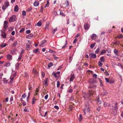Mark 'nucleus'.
Listing matches in <instances>:
<instances>
[{
    "mask_svg": "<svg viewBox=\"0 0 123 123\" xmlns=\"http://www.w3.org/2000/svg\"><path fill=\"white\" fill-rule=\"evenodd\" d=\"M42 25L41 22L40 21H39L38 22L37 24V26H40Z\"/></svg>",
    "mask_w": 123,
    "mask_h": 123,
    "instance_id": "nucleus-40",
    "label": "nucleus"
},
{
    "mask_svg": "<svg viewBox=\"0 0 123 123\" xmlns=\"http://www.w3.org/2000/svg\"><path fill=\"white\" fill-rule=\"evenodd\" d=\"M38 50L39 49L38 48L36 49L33 50V52L35 53H37L38 51Z\"/></svg>",
    "mask_w": 123,
    "mask_h": 123,
    "instance_id": "nucleus-39",
    "label": "nucleus"
},
{
    "mask_svg": "<svg viewBox=\"0 0 123 123\" xmlns=\"http://www.w3.org/2000/svg\"><path fill=\"white\" fill-rule=\"evenodd\" d=\"M17 19L16 16L15 15H13L9 19V21L10 22L15 21Z\"/></svg>",
    "mask_w": 123,
    "mask_h": 123,
    "instance_id": "nucleus-2",
    "label": "nucleus"
},
{
    "mask_svg": "<svg viewBox=\"0 0 123 123\" xmlns=\"http://www.w3.org/2000/svg\"><path fill=\"white\" fill-rule=\"evenodd\" d=\"M106 52V50H103L101 51L100 52V55H103Z\"/></svg>",
    "mask_w": 123,
    "mask_h": 123,
    "instance_id": "nucleus-32",
    "label": "nucleus"
},
{
    "mask_svg": "<svg viewBox=\"0 0 123 123\" xmlns=\"http://www.w3.org/2000/svg\"><path fill=\"white\" fill-rule=\"evenodd\" d=\"M85 115H88L90 112V110H83Z\"/></svg>",
    "mask_w": 123,
    "mask_h": 123,
    "instance_id": "nucleus-8",
    "label": "nucleus"
},
{
    "mask_svg": "<svg viewBox=\"0 0 123 123\" xmlns=\"http://www.w3.org/2000/svg\"><path fill=\"white\" fill-rule=\"evenodd\" d=\"M16 50L15 49H13L11 51V53L12 54H14L15 53Z\"/></svg>",
    "mask_w": 123,
    "mask_h": 123,
    "instance_id": "nucleus-22",
    "label": "nucleus"
},
{
    "mask_svg": "<svg viewBox=\"0 0 123 123\" xmlns=\"http://www.w3.org/2000/svg\"><path fill=\"white\" fill-rule=\"evenodd\" d=\"M54 108L57 110H58L59 109L57 105L55 106H54Z\"/></svg>",
    "mask_w": 123,
    "mask_h": 123,
    "instance_id": "nucleus-63",
    "label": "nucleus"
},
{
    "mask_svg": "<svg viewBox=\"0 0 123 123\" xmlns=\"http://www.w3.org/2000/svg\"><path fill=\"white\" fill-rule=\"evenodd\" d=\"M53 65V64L52 62L49 63L48 65V67L49 68L50 67Z\"/></svg>",
    "mask_w": 123,
    "mask_h": 123,
    "instance_id": "nucleus-46",
    "label": "nucleus"
},
{
    "mask_svg": "<svg viewBox=\"0 0 123 123\" xmlns=\"http://www.w3.org/2000/svg\"><path fill=\"white\" fill-rule=\"evenodd\" d=\"M84 28L85 30H88L89 29V26L88 24L87 23H85L84 25Z\"/></svg>",
    "mask_w": 123,
    "mask_h": 123,
    "instance_id": "nucleus-11",
    "label": "nucleus"
},
{
    "mask_svg": "<svg viewBox=\"0 0 123 123\" xmlns=\"http://www.w3.org/2000/svg\"><path fill=\"white\" fill-rule=\"evenodd\" d=\"M118 50H117L116 49H115L114 50V53L116 55V56H117V57H118Z\"/></svg>",
    "mask_w": 123,
    "mask_h": 123,
    "instance_id": "nucleus-21",
    "label": "nucleus"
},
{
    "mask_svg": "<svg viewBox=\"0 0 123 123\" xmlns=\"http://www.w3.org/2000/svg\"><path fill=\"white\" fill-rule=\"evenodd\" d=\"M32 72L35 76H37L38 75V73L35 69H33Z\"/></svg>",
    "mask_w": 123,
    "mask_h": 123,
    "instance_id": "nucleus-4",
    "label": "nucleus"
},
{
    "mask_svg": "<svg viewBox=\"0 0 123 123\" xmlns=\"http://www.w3.org/2000/svg\"><path fill=\"white\" fill-rule=\"evenodd\" d=\"M17 41H15L13 43V44L12 46L14 47L15 46H16L17 44Z\"/></svg>",
    "mask_w": 123,
    "mask_h": 123,
    "instance_id": "nucleus-36",
    "label": "nucleus"
},
{
    "mask_svg": "<svg viewBox=\"0 0 123 123\" xmlns=\"http://www.w3.org/2000/svg\"><path fill=\"white\" fill-rule=\"evenodd\" d=\"M26 32L27 34H29L30 32V30H27L26 31Z\"/></svg>",
    "mask_w": 123,
    "mask_h": 123,
    "instance_id": "nucleus-61",
    "label": "nucleus"
},
{
    "mask_svg": "<svg viewBox=\"0 0 123 123\" xmlns=\"http://www.w3.org/2000/svg\"><path fill=\"white\" fill-rule=\"evenodd\" d=\"M49 0H47V3L46 4L45 6H44V7L45 8L46 7H48L49 6Z\"/></svg>",
    "mask_w": 123,
    "mask_h": 123,
    "instance_id": "nucleus-27",
    "label": "nucleus"
},
{
    "mask_svg": "<svg viewBox=\"0 0 123 123\" xmlns=\"http://www.w3.org/2000/svg\"><path fill=\"white\" fill-rule=\"evenodd\" d=\"M94 84V83H91L89 86V88H92L95 89L97 87V85H96Z\"/></svg>",
    "mask_w": 123,
    "mask_h": 123,
    "instance_id": "nucleus-5",
    "label": "nucleus"
},
{
    "mask_svg": "<svg viewBox=\"0 0 123 123\" xmlns=\"http://www.w3.org/2000/svg\"><path fill=\"white\" fill-rule=\"evenodd\" d=\"M6 45V43H3L0 46L2 47H5Z\"/></svg>",
    "mask_w": 123,
    "mask_h": 123,
    "instance_id": "nucleus-38",
    "label": "nucleus"
},
{
    "mask_svg": "<svg viewBox=\"0 0 123 123\" xmlns=\"http://www.w3.org/2000/svg\"><path fill=\"white\" fill-rule=\"evenodd\" d=\"M66 4L67 5V7H68L69 6L68 1V0H66Z\"/></svg>",
    "mask_w": 123,
    "mask_h": 123,
    "instance_id": "nucleus-53",
    "label": "nucleus"
},
{
    "mask_svg": "<svg viewBox=\"0 0 123 123\" xmlns=\"http://www.w3.org/2000/svg\"><path fill=\"white\" fill-rule=\"evenodd\" d=\"M1 35L3 38L4 39L6 38V34L4 32H2Z\"/></svg>",
    "mask_w": 123,
    "mask_h": 123,
    "instance_id": "nucleus-15",
    "label": "nucleus"
},
{
    "mask_svg": "<svg viewBox=\"0 0 123 123\" xmlns=\"http://www.w3.org/2000/svg\"><path fill=\"white\" fill-rule=\"evenodd\" d=\"M97 102L98 103V104L99 105H100L101 103V101H100L99 98H98L97 100Z\"/></svg>",
    "mask_w": 123,
    "mask_h": 123,
    "instance_id": "nucleus-41",
    "label": "nucleus"
},
{
    "mask_svg": "<svg viewBox=\"0 0 123 123\" xmlns=\"http://www.w3.org/2000/svg\"><path fill=\"white\" fill-rule=\"evenodd\" d=\"M33 35L31 33L28 35L27 36V37L29 39H31V38L33 37Z\"/></svg>",
    "mask_w": 123,
    "mask_h": 123,
    "instance_id": "nucleus-19",
    "label": "nucleus"
},
{
    "mask_svg": "<svg viewBox=\"0 0 123 123\" xmlns=\"http://www.w3.org/2000/svg\"><path fill=\"white\" fill-rule=\"evenodd\" d=\"M24 111L25 112H29V110L28 109L25 108L24 110Z\"/></svg>",
    "mask_w": 123,
    "mask_h": 123,
    "instance_id": "nucleus-48",
    "label": "nucleus"
},
{
    "mask_svg": "<svg viewBox=\"0 0 123 123\" xmlns=\"http://www.w3.org/2000/svg\"><path fill=\"white\" fill-rule=\"evenodd\" d=\"M9 3L7 1H6L4 3V6L6 7L9 6Z\"/></svg>",
    "mask_w": 123,
    "mask_h": 123,
    "instance_id": "nucleus-25",
    "label": "nucleus"
},
{
    "mask_svg": "<svg viewBox=\"0 0 123 123\" xmlns=\"http://www.w3.org/2000/svg\"><path fill=\"white\" fill-rule=\"evenodd\" d=\"M90 110V106L89 104L87 103L85 104V108L84 109H83V110Z\"/></svg>",
    "mask_w": 123,
    "mask_h": 123,
    "instance_id": "nucleus-6",
    "label": "nucleus"
},
{
    "mask_svg": "<svg viewBox=\"0 0 123 123\" xmlns=\"http://www.w3.org/2000/svg\"><path fill=\"white\" fill-rule=\"evenodd\" d=\"M22 56V54H21L19 55L18 59V61H20L21 59V58Z\"/></svg>",
    "mask_w": 123,
    "mask_h": 123,
    "instance_id": "nucleus-28",
    "label": "nucleus"
},
{
    "mask_svg": "<svg viewBox=\"0 0 123 123\" xmlns=\"http://www.w3.org/2000/svg\"><path fill=\"white\" fill-rule=\"evenodd\" d=\"M26 97V94L25 93H24L23 94L22 96L21 101H24V100H23V99H25V97Z\"/></svg>",
    "mask_w": 123,
    "mask_h": 123,
    "instance_id": "nucleus-17",
    "label": "nucleus"
},
{
    "mask_svg": "<svg viewBox=\"0 0 123 123\" xmlns=\"http://www.w3.org/2000/svg\"><path fill=\"white\" fill-rule=\"evenodd\" d=\"M60 82L59 81H57V87H58L60 86Z\"/></svg>",
    "mask_w": 123,
    "mask_h": 123,
    "instance_id": "nucleus-49",
    "label": "nucleus"
},
{
    "mask_svg": "<svg viewBox=\"0 0 123 123\" xmlns=\"http://www.w3.org/2000/svg\"><path fill=\"white\" fill-rule=\"evenodd\" d=\"M82 115L81 114H80V115L79 118V121H80L82 120Z\"/></svg>",
    "mask_w": 123,
    "mask_h": 123,
    "instance_id": "nucleus-30",
    "label": "nucleus"
},
{
    "mask_svg": "<svg viewBox=\"0 0 123 123\" xmlns=\"http://www.w3.org/2000/svg\"><path fill=\"white\" fill-rule=\"evenodd\" d=\"M18 8L17 5H16L14 7V11L15 12H17L18 11Z\"/></svg>",
    "mask_w": 123,
    "mask_h": 123,
    "instance_id": "nucleus-20",
    "label": "nucleus"
},
{
    "mask_svg": "<svg viewBox=\"0 0 123 123\" xmlns=\"http://www.w3.org/2000/svg\"><path fill=\"white\" fill-rule=\"evenodd\" d=\"M105 60V58L104 56H102L100 58V62H104Z\"/></svg>",
    "mask_w": 123,
    "mask_h": 123,
    "instance_id": "nucleus-18",
    "label": "nucleus"
},
{
    "mask_svg": "<svg viewBox=\"0 0 123 123\" xmlns=\"http://www.w3.org/2000/svg\"><path fill=\"white\" fill-rule=\"evenodd\" d=\"M37 93H36L35 95L34 96V97H33L32 99V104H34L35 103V101L37 100V99H36L37 98Z\"/></svg>",
    "mask_w": 123,
    "mask_h": 123,
    "instance_id": "nucleus-3",
    "label": "nucleus"
},
{
    "mask_svg": "<svg viewBox=\"0 0 123 123\" xmlns=\"http://www.w3.org/2000/svg\"><path fill=\"white\" fill-rule=\"evenodd\" d=\"M58 11H55L54 12V14L55 15H59V14L58 13Z\"/></svg>",
    "mask_w": 123,
    "mask_h": 123,
    "instance_id": "nucleus-55",
    "label": "nucleus"
},
{
    "mask_svg": "<svg viewBox=\"0 0 123 123\" xmlns=\"http://www.w3.org/2000/svg\"><path fill=\"white\" fill-rule=\"evenodd\" d=\"M91 38L93 40H95L97 38V35L95 34H93L91 37Z\"/></svg>",
    "mask_w": 123,
    "mask_h": 123,
    "instance_id": "nucleus-13",
    "label": "nucleus"
},
{
    "mask_svg": "<svg viewBox=\"0 0 123 123\" xmlns=\"http://www.w3.org/2000/svg\"><path fill=\"white\" fill-rule=\"evenodd\" d=\"M45 75V74L43 72H42V76L43 77H44Z\"/></svg>",
    "mask_w": 123,
    "mask_h": 123,
    "instance_id": "nucleus-58",
    "label": "nucleus"
},
{
    "mask_svg": "<svg viewBox=\"0 0 123 123\" xmlns=\"http://www.w3.org/2000/svg\"><path fill=\"white\" fill-rule=\"evenodd\" d=\"M39 2L37 0H36L35 1L34 3V6H38L39 5Z\"/></svg>",
    "mask_w": 123,
    "mask_h": 123,
    "instance_id": "nucleus-14",
    "label": "nucleus"
},
{
    "mask_svg": "<svg viewBox=\"0 0 123 123\" xmlns=\"http://www.w3.org/2000/svg\"><path fill=\"white\" fill-rule=\"evenodd\" d=\"M7 59L8 60H10L12 59V56L10 55H8L7 56Z\"/></svg>",
    "mask_w": 123,
    "mask_h": 123,
    "instance_id": "nucleus-23",
    "label": "nucleus"
},
{
    "mask_svg": "<svg viewBox=\"0 0 123 123\" xmlns=\"http://www.w3.org/2000/svg\"><path fill=\"white\" fill-rule=\"evenodd\" d=\"M49 22L48 21L47 22L46 25H45V29H49Z\"/></svg>",
    "mask_w": 123,
    "mask_h": 123,
    "instance_id": "nucleus-16",
    "label": "nucleus"
},
{
    "mask_svg": "<svg viewBox=\"0 0 123 123\" xmlns=\"http://www.w3.org/2000/svg\"><path fill=\"white\" fill-rule=\"evenodd\" d=\"M53 56L55 60H56L58 58V57L56 56L55 54L53 55Z\"/></svg>",
    "mask_w": 123,
    "mask_h": 123,
    "instance_id": "nucleus-56",
    "label": "nucleus"
},
{
    "mask_svg": "<svg viewBox=\"0 0 123 123\" xmlns=\"http://www.w3.org/2000/svg\"><path fill=\"white\" fill-rule=\"evenodd\" d=\"M25 28H23L22 29H21V30H20V31H19V32L20 33L22 32L25 31Z\"/></svg>",
    "mask_w": 123,
    "mask_h": 123,
    "instance_id": "nucleus-45",
    "label": "nucleus"
},
{
    "mask_svg": "<svg viewBox=\"0 0 123 123\" xmlns=\"http://www.w3.org/2000/svg\"><path fill=\"white\" fill-rule=\"evenodd\" d=\"M95 91L92 90H89V92L83 96V97L86 99L87 98L88 99H91V98H90V97L92 95L94 97V95H95Z\"/></svg>",
    "mask_w": 123,
    "mask_h": 123,
    "instance_id": "nucleus-1",
    "label": "nucleus"
},
{
    "mask_svg": "<svg viewBox=\"0 0 123 123\" xmlns=\"http://www.w3.org/2000/svg\"><path fill=\"white\" fill-rule=\"evenodd\" d=\"M22 15L24 16H25L26 15V12L25 11H22Z\"/></svg>",
    "mask_w": 123,
    "mask_h": 123,
    "instance_id": "nucleus-47",
    "label": "nucleus"
},
{
    "mask_svg": "<svg viewBox=\"0 0 123 123\" xmlns=\"http://www.w3.org/2000/svg\"><path fill=\"white\" fill-rule=\"evenodd\" d=\"M90 82L91 83H96L97 82L96 81L94 80L93 78H91L89 80Z\"/></svg>",
    "mask_w": 123,
    "mask_h": 123,
    "instance_id": "nucleus-10",
    "label": "nucleus"
},
{
    "mask_svg": "<svg viewBox=\"0 0 123 123\" xmlns=\"http://www.w3.org/2000/svg\"><path fill=\"white\" fill-rule=\"evenodd\" d=\"M46 42L47 41L46 40H44L42 41L40 46L41 47L45 45Z\"/></svg>",
    "mask_w": 123,
    "mask_h": 123,
    "instance_id": "nucleus-7",
    "label": "nucleus"
},
{
    "mask_svg": "<svg viewBox=\"0 0 123 123\" xmlns=\"http://www.w3.org/2000/svg\"><path fill=\"white\" fill-rule=\"evenodd\" d=\"M31 94V93H30V92H28V95L27 97V101H28V100L29 99V98L30 97V96Z\"/></svg>",
    "mask_w": 123,
    "mask_h": 123,
    "instance_id": "nucleus-31",
    "label": "nucleus"
},
{
    "mask_svg": "<svg viewBox=\"0 0 123 123\" xmlns=\"http://www.w3.org/2000/svg\"><path fill=\"white\" fill-rule=\"evenodd\" d=\"M52 74H53V75L55 76V78H56L57 77V75L55 73H54V72H53L52 73Z\"/></svg>",
    "mask_w": 123,
    "mask_h": 123,
    "instance_id": "nucleus-64",
    "label": "nucleus"
},
{
    "mask_svg": "<svg viewBox=\"0 0 123 123\" xmlns=\"http://www.w3.org/2000/svg\"><path fill=\"white\" fill-rule=\"evenodd\" d=\"M100 50V49L99 48H98L95 51V53L96 54H98Z\"/></svg>",
    "mask_w": 123,
    "mask_h": 123,
    "instance_id": "nucleus-44",
    "label": "nucleus"
},
{
    "mask_svg": "<svg viewBox=\"0 0 123 123\" xmlns=\"http://www.w3.org/2000/svg\"><path fill=\"white\" fill-rule=\"evenodd\" d=\"M19 63H17L16 65V68L17 69H18L19 68Z\"/></svg>",
    "mask_w": 123,
    "mask_h": 123,
    "instance_id": "nucleus-29",
    "label": "nucleus"
},
{
    "mask_svg": "<svg viewBox=\"0 0 123 123\" xmlns=\"http://www.w3.org/2000/svg\"><path fill=\"white\" fill-rule=\"evenodd\" d=\"M48 94H47L45 96L44 98L45 99L47 100L48 99Z\"/></svg>",
    "mask_w": 123,
    "mask_h": 123,
    "instance_id": "nucleus-57",
    "label": "nucleus"
},
{
    "mask_svg": "<svg viewBox=\"0 0 123 123\" xmlns=\"http://www.w3.org/2000/svg\"><path fill=\"white\" fill-rule=\"evenodd\" d=\"M91 57L93 58H95L96 57V55L95 54H93L91 55Z\"/></svg>",
    "mask_w": 123,
    "mask_h": 123,
    "instance_id": "nucleus-35",
    "label": "nucleus"
},
{
    "mask_svg": "<svg viewBox=\"0 0 123 123\" xmlns=\"http://www.w3.org/2000/svg\"><path fill=\"white\" fill-rule=\"evenodd\" d=\"M98 65L100 67H102L103 65V64L100 61H99L98 63Z\"/></svg>",
    "mask_w": 123,
    "mask_h": 123,
    "instance_id": "nucleus-42",
    "label": "nucleus"
},
{
    "mask_svg": "<svg viewBox=\"0 0 123 123\" xmlns=\"http://www.w3.org/2000/svg\"><path fill=\"white\" fill-rule=\"evenodd\" d=\"M117 103H116L115 105V107H114V109L115 110H117V109H118V108L117 106Z\"/></svg>",
    "mask_w": 123,
    "mask_h": 123,
    "instance_id": "nucleus-33",
    "label": "nucleus"
},
{
    "mask_svg": "<svg viewBox=\"0 0 123 123\" xmlns=\"http://www.w3.org/2000/svg\"><path fill=\"white\" fill-rule=\"evenodd\" d=\"M13 97H12V96H11V98H10V101L11 102L12 101H13Z\"/></svg>",
    "mask_w": 123,
    "mask_h": 123,
    "instance_id": "nucleus-60",
    "label": "nucleus"
},
{
    "mask_svg": "<svg viewBox=\"0 0 123 123\" xmlns=\"http://www.w3.org/2000/svg\"><path fill=\"white\" fill-rule=\"evenodd\" d=\"M44 85H45V86H46L47 85V79L44 80Z\"/></svg>",
    "mask_w": 123,
    "mask_h": 123,
    "instance_id": "nucleus-51",
    "label": "nucleus"
},
{
    "mask_svg": "<svg viewBox=\"0 0 123 123\" xmlns=\"http://www.w3.org/2000/svg\"><path fill=\"white\" fill-rule=\"evenodd\" d=\"M99 79V81L100 82V85L101 86H103V84L102 83V80H101V79Z\"/></svg>",
    "mask_w": 123,
    "mask_h": 123,
    "instance_id": "nucleus-62",
    "label": "nucleus"
},
{
    "mask_svg": "<svg viewBox=\"0 0 123 123\" xmlns=\"http://www.w3.org/2000/svg\"><path fill=\"white\" fill-rule=\"evenodd\" d=\"M32 47L31 45L30 44L28 43H27L26 45V50H28Z\"/></svg>",
    "mask_w": 123,
    "mask_h": 123,
    "instance_id": "nucleus-9",
    "label": "nucleus"
},
{
    "mask_svg": "<svg viewBox=\"0 0 123 123\" xmlns=\"http://www.w3.org/2000/svg\"><path fill=\"white\" fill-rule=\"evenodd\" d=\"M49 52L50 53H55V51L53 50H49Z\"/></svg>",
    "mask_w": 123,
    "mask_h": 123,
    "instance_id": "nucleus-54",
    "label": "nucleus"
},
{
    "mask_svg": "<svg viewBox=\"0 0 123 123\" xmlns=\"http://www.w3.org/2000/svg\"><path fill=\"white\" fill-rule=\"evenodd\" d=\"M57 30V28H56V29L53 30L52 32V33L53 34H55V32Z\"/></svg>",
    "mask_w": 123,
    "mask_h": 123,
    "instance_id": "nucleus-52",
    "label": "nucleus"
},
{
    "mask_svg": "<svg viewBox=\"0 0 123 123\" xmlns=\"http://www.w3.org/2000/svg\"><path fill=\"white\" fill-rule=\"evenodd\" d=\"M74 78V75H72L71 76V77L70 78V81H73V80Z\"/></svg>",
    "mask_w": 123,
    "mask_h": 123,
    "instance_id": "nucleus-24",
    "label": "nucleus"
},
{
    "mask_svg": "<svg viewBox=\"0 0 123 123\" xmlns=\"http://www.w3.org/2000/svg\"><path fill=\"white\" fill-rule=\"evenodd\" d=\"M32 9V7H29L27 9L26 11L27 12L30 11Z\"/></svg>",
    "mask_w": 123,
    "mask_h": 123,
    "instance_id": "nucleus-50",
    "label": "nucleus"
},
{
    "mask_svg": "<svg viewBox=\"0 0 123 123\" xmlns=\"http://www.w3.org/2000/svg\"><path fill=\"white\" fill-rule=\"evenodd\" d=\"M104 105L105 107H106L107 106H110V104L108 103L105 102L104 103Z\"/></svg>",
    "mask_w": 123,
    "mask_h": 123,
    "instance_id": "nucleus-37",
    "label": "nucleus"
},
{
    "mask_svg": "<svg viewBox=\"0 0 123 123\" xmlns=\"http://www.w3.org/2000/svg\"><path fill=\"white\" fill-rule=\"evenodd\" d=\"M58 14H59V13H60V15H61L63 16H65V15L63 13L62 11L61 10H58Z\"/></svg>",
    "mask_w": 123,
    "mask_h": 123,
    "instance_id": "nucleus-12",
    "label": "nucleus"
},
{
    "mask_svg": "<svg viewBox=\"0 0 123 123\" xmlns=\"http://www.w3.org/2000/svg\"><path fill=\"white\" fill-rule=\"evenodd\" d=\"M93 77L96 78L97 77V75L95 74H93Z\"/></svg>",
    "mask_w": 123,
    "mask_h": 123,
    "instance_id": "nucleus-59",
    "label": "nucleus"
},
{
    "mask_svg": "<svg viewBox=\"0 0 123 123\" xmlns=\"http://www.w3.org/2000/svg\"><path fill=\"white\" fill-rule=\"evenodd\" d=\"M106 51L109 53H111V50L109 48H107Z\"/></svg>",
    "mask_w": 123,
    "mask_h": 123,
    "instance_id": "nucleus-34",
    "label": "nucleus"
},
{
    "mask_svg": "<svg viewBox=\"0 0 123 123\" xmlns=\"http://www.w3.org/2000/svg\"><path fill=\"white\" fill-rule=\"evenodd\" d=\"M96 44V43H95L91 44L90 46V48L92 49L94 47Z\"/></svg>",
    "mask_w": 123,
    "mask_h": 123,
    "instance_id": "nucleus-26",
    "label": "nucleus"
},
{
    "mask_svg": "<svg viewBox=\"0 0 123 123\" xmlns=\"http://www.w3.org/2000/svg\"><path fill=\"white\" fill-rule=\"evenodd\" d=\"M5 66L6 67L9 66H10V63H6L5 64Z\"/></svg>",
    "mask_w": 123,
    "mask_h": 123,
    "instance_id": "nucleus-43",
    "label": "nucleus"
}]
</instances>
